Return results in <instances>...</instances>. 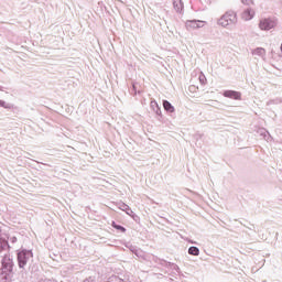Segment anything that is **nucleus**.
Listing matches in <instances>:
<instances>
[{
  "mask_svg": "<svg viewBox=\"0 0 282 282\" xmlns=\"http://www.w3.org/2000/svg\"><path fill=\"white\" fill-rule=\"evenodd\" d=\"M173 7L175 12H178L180 14L184 12V2H182V0H173Z\"/></svg>",
  "mask_w": 282,
  "mask_h": 282,
  "instance_id": "10",
  "label": "nucleus"
},
{
  "mask_svg": "<svg viewBox=\"0 0 282 282\" xmlns=\"http://www.w3.org/2000/svg\"><path fill=\"white\" fill-rule=\"evenodd\" d=\"M188 254H191L192 257H199V248L189 247L188 248Z\"/></svg>",
  "mask_w": 282,
  "mask_h": 282,
  "instance_id": "14",
  "label": "nucleus"
},
{
  "mask_svg": "<svg viewBox=\"0 0 282 282\" xmlns=\"http://www.w3.org/2000/svg\"><path fill=\"white\" fill-rule=\"evenodd\" d=\"M117 207L119 210H123V213H127L129 217H135V213H133V209L129 207V205L124 204L123 202L117 203Z\"/></svg>",
  "mask_w": 282,
  "mask_h": 282,
  "instance_id": "7",
  "label": "nucleus"
},
{
  "mask_svg": "<svg viewBox=\"0 0 282 282\" xmlns=\"http://www.w3.org/2000/svg\"><path fill=\"white\" fill-rule=\"evenodd\" d=\"M259 28L265 32H269V30H274V28H276V19L263 18L259 22Z\"/></svg>",
  "mask_w": 282,
  "mask_h": 282,
  "instance_id": "4",
  "label": "nucleus"
},
{
  "mask_svg": "<svg viewBox=\"0 0 282 282\" xmlns=\"http://www.w3.org/2000/svg\"><path fill=\"white\" fill-rule=\"evenodd\" d=\"M113 228H116V230H121V232H127V229L120 225H116V223H112Z\"/></svg>",
  "mask_w": 282,
  "mask_h": 282,
  "instance_id": "19",
  "label": "nucleus"
},
{
  "mask_svg": "<svg viewBox=\"0 0 282 282\" xmlns=\"http://www.w3.org/2000/svg\"><path fill=\"white\" fill-rule=\"evenodd\" d=\"M108 282H129V279L127 278L121 279V278L115 276L111 279V281H108Z\"/></svg>",
  "mask_w": 282,
  "mask_h": 282,
  "instance_id": "18",
  "label": "nucleus"
},
{
  "mask_svg": "<svg viewBox=\"0 0 282 282\" xmlns=\"http://www.w3.org/2000/svg\"><path fill=\"white\" fill-rule=\"evenodd\" d=\"M206 25V21L202 20H187L185 22V28L188 32H193V30H199Z\"/></svg>",
  "mask_w": 282,
  "mask_h": 282,
  "instance_id": "5",
  "label": "nucleus"
},
{
  "mask_svg": "<svg viewBox=\"0 0 282 282\" xmlns=\"http://www.w3.org/2000/svg\"><path fill=\"white\" fill-rule=\"evenodd\" d=\"M257 134L263 138V140H265L267 142H270V140H272V135H270V132H268L265 128H259L257 130Z\"/></svg>",
  "mask_w": 282,
  "mask_h": 282,
  "instance_id": "8",
  "label": "nucleus"
},
{
  "mask_svg": "<svg viewBox=\"0 0 282 282\" xmlns=\"http://www.w3.org/2000/svg\"><path fill=\"white\" fill-rule=\"evenodd\" d=\"M251 54L253 56H259L260 58H262L263 61H265V48L263 47H257L256 50H253L251 52Z\"/></svg>",
  "mask_w": 282,
  "mask_h": 282,
  "instance_id": "11",
  "label": "nucleus"
},
{
  "mask_svg": "<svg viewBox=\"0 0 282 282\" xmlns=\"http://www.w3.org/2000/svg\"><path fill=\"white\" fill-rule=\"evenodd\" d=\"M241 18L243 19V21H251V19H254V10L250 8L246 9L242 12Z\"/></svg>",
  "mask_w": 282,
  "mask_h": 282,
  "instance_id": "9",
  "label": "nucleus"
},
{
  "mask_svg": "<svg viewBox=\"0 0 282 282\" xmlns=\"http://www.w3.org/2000/svg\"><path fill=\"white\" fill-rule=\"evenodd\" d=\"M272 105H282L281 98L270 99L267 101V107H272Z\"/></svg>",
  "mask_w": 282,
  "mask_h": 282,
  "instance_id": "15",
  "label": "nucleus"
},
{
  "mask_svg": "<svg viewBox=\"0 0 282 282\" xmlns=\"http://www.w3.org/2000/svg\"><path fill=\"white\" fill-rule=\"evenodd\" d=\"M134 254H137V257H141L142 259H147L144 252L140 251V250H135Z\"/></svg>",
  "mask_w": 282,
  "mask_h": 282,
  "instance_id": "20",
  "label": "nucleus"
},
{
  "mask_svg": "<svg viewBox=\"0 0 282 282\" xmlns=\"http://www.w3.org/2000/svg\"><path fill=\"white\" fill-rule=\"evenodd\" d=\"M0 91H4V87L0 85Z\"/></svg>",
  "mask_w": 282,
  "mask_h": 282,
  "instance_id": "23",
  "label": "nucleus"
},
{
  "mask_svg": "<svg viewBox=\"0 0 282 282\" xmlns=\"http://www.w3.org/2000/svg\"><path fill=\"white\" fill-rule=\"evenodd\" d=\"M223 96L225 98H230L231 100H241V93L237 90H225Z\"/></svg>",
  "mask_w": 282,
  "mask_h": 282,
  "instance_id": "6",
  "label": "nucleus"
},
{
  "mask_svg": "<svg viewBox=\"0 0 282 282\" xmlns=\"http://www.w3.org/2000/svg\"><path fill=\"white\" fill-rule=\"evenodd\" d=\"M199 82L202 83V85H206V76L200 75L199 76Z\"/></svg>",
  "mask_w": 282,
  "mask_h": 282,
  "instance_id": "21",
  "label": "nucleus"
},
{
  "mask_svg": "<svg viewBox=\"0 0 282 282\" xmlns=\"http://www.w3.org/2000/svg\"><path fill=\"white\" fill-rule=\"evenodd\" d=\"M10 243L8 240L0 236V254L2 258V272L3 274H10L14 268V262L10 259Z\"/></svg>",
  "mask_w": 282,
  "mask_h": 282,
  "instance_id": "1",
  "label": "nucleus"
},
{
  "mask_svg": "<svg viewBox=\"0 0 282 282\" xmlns=\"http://www.w3.org/2000/svg\"><path fill=\"white\" fill-rule=\"evenodd\" d=\"M132 87H133V91H135V84H133V86H132Z\"/></svg>",
  "mask_w": 282,
  "mask_h": 282,
  "instance_id": "24",
  "label": "nucleus"
},
{
  "mask_svg": "<svg viewBox=\"0 0 282 282\" xmlns=\"http://www.w3.org/2000/svg\"><path fill=\"white\" fill-rule=\"evenodd\" d=\"M0 237H3L4 239H7V242L9 240L10 243H17V236L7 237L4 235H0Z\"/></svg>",
  "mask_w": 282,
  "mask_h": 282,
  "instance_id": "16",
  "label": "nucleus"
},
{
  "mask_svg": "<svg viewBox=\"0 0 282 282\" xmlns=\"http://www.w3.org/2000/svg\"><path fill=\"white\" fill-rule=\"evenodd\" d=\"M217 24L220 25V28L230 30L232 25H237V13H235V11H227L220 17Z\"/></svg>",
  "mask_w": 282,
  "mask_h": 282,
  "instance_id": "2",
  "label": "nucleus"
},
{
  "mask_svg": "<svg viewBox=\"0 0 282 282\" xmlns=\"http://www.w3.org/2000/svg\"><path fill=\"white\" fill-rule=\"evenodd\" d=\"M252 0H241V2L242 3H245V6H250V2H251Z\"/></svg>",
  "mask_w": 282,
  "mask_h": 282,
  "instance_id": "22",
  "label": "nucleus"
},
{
  "mask_svg": "<svg viewBox=\"0 0 282 282\" xmlns=\"http://www.w3.org/2000/svg\"><path fill=\"white\" fill-rule=\"evenodd\" d=\"M0 107L2 109H14V105L13 104H10V102H8L6 100H1V99H0Z\"/></svg>",
  "mask_w": 282,
  "mask_h": 282,
  "instance_id": "13",
  "label": "nucleus"
},
{
  "mask_svg": "<svg viewBox=\"0 0 282 282\" xmlns=\"http://www.w3.org/2000/svg\"><path fill=\"white\" fill-rule=\"evenodd\" d=\"M34 259V254L32 253V250L23 249L20 252H18V265L22 270H24L25 265L30 263Z\"/></svg>",
  "mask_w": 282,
  "mask_h": 282,
  "instance_id": "3",
  "label": "nucleus"
},
{
  "mask_svg": "<svg viewBox=\"0 0 282 282\" xmlns=\"http://www.w3.org/2000/svg\"><path fill=\"white\" fill-rule=\"evenodd\" d=\"M163 108L165 109V111H167V113H173L175 111V107H173V105L169 102V100H163Z\"/></svg>",
  "mask_w": 282,
  "mask_h": 282,
  "instance_id": "12",
  "label": "nucleus"
},
{
  "mask_svg": "<svg viewBox=\"0 0 282 282\" xmlns=\"http://www.w3.org/2000/svg\"><path fill=\"white\" fill-rule=\"evenodd\" d=\"M151 107L155 113H160V106L158 105V101H151Z\"/></svg>",
  "mask_w": 282,
  "mask_h": 282,
  "instance_id": "17",
  "label": "nucleus"
}]
</instances>
